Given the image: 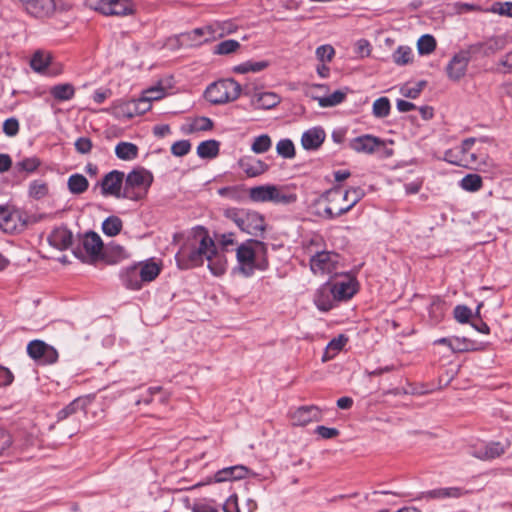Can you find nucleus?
Listing matches in <instances>:
<instances>
[{"label":"nucleus","instance_id":"a19ab883","mask_svg":"<svg viewBox=\"0 0 512 512\" xmlns=\"http://www.w3.org/2000/svg\"><path fill=\"white\" fill-rule=\"evenodd\" d=\"M50 94L58 101H68L75 95V89L70 83L55 85L51 88Z\"/></svg>","mask_w":512,"mask_h":512},{"label":"nucleus","instance_id":"2f4dec72","mask_svg":"<svg viewBox=\"0 0 512 512\" xmlns=\"http://www.w3.org/2000/svg\"><path fill=\"white\" fill-rule=\"evenodd\" d=\"M138 146L131 142H119L115 147L117 158L123 161H132L138 157Z\"/></svg>","mask_w":512,"mask_h":512},{"label":"nucleus","instance_id":"2eb2a0df","mask_svg":"<svg viewBox=\"0 0 512 512\" xmlns=\"http://www.w3.org/2000/svg\"><path fill=\"white\" fill-rule=\"evenodd\" d=\"M26 12L36 18L50 17L57 9H62L58 6L55 0H20Z\"/></svg>","mask_w":512,"mask_h":512},{"label":"nucleus","instance_id":"0eeeda50","mask_svg":"<svg viewBox=\"0 0 512 512\" xmlns=\"http://www.w3.org/2000/svg\"><path fill=\"white\" fill-rule=\"evenodd\" d=\"M310 268L315 275L333 277L340 272L341 258L332 251H318L310 258Z\"/></svg>","mask_w":512,"mask_h":512},{"label":"nucleus","instance_id":"37998d69","mask_svg":"<svg viewBox=\"0 0 512 512\" xmlns=\"http://www.w3.org/2000/svg\"><path fill=\"white\" fill-rule=\"evenodd\" d=\"M122 226V220L119 217L110 216L102 223V230L105 235L113 237L120 233Z\"/></svg>","mask_w":512,"mask_h":512},{"label":"nucleus","instance_id":"ea45409f","mask_svg":"<svg viewBox=\"0 0 512 512\" xmlns=\"http://www.w3.org/2000/svg\"><path fill=\"white\" fill-rule=\"evenodd\" d=\"M220 143L216 140H206L197 147V154L200 158H215L219 154Z\"/></svg>","mask_w":512,"mask_h":512},{"label":"nucleus","instance_id":"5701e85b","mask_svg":"<svg viewBox=\"0 0 512 512\" xmlns=\"http://www.w3.org/2000/svg\"><path fill=\"white\" fill-rule=\"evenodd\" d=\"M325 131L321 127H313L302 134L301 144L305 150H316L324 142Z\"/></svg>","mask_w":512,"mask_h":512},{"label":"nucleus","instance_id":"c03bdc74","mask_svg":"<svg viewBox=\"0 0 512 512\" xmlns=\"http://www.w3.org/2000/svg\"><path fill=\"white\" fill-rule=\"evenodd\" d=\"M460 186L465 191L476 192L482 188L483 181L477 174H468L461 179Z\"/></svg>","mask_w":512,"mask_h":512},{"label":"nucleus","instance_id":"f8f14e48","mask_svg":"<svg viewBox=\"0 0 512 512\" xmlns=\"http://www.w3.org/2000/svg\"><path fill=\"white\" fill-rule=\"evenodd\" d=\"M28 355L43 364L55 363L58 359L57 351L41 340H33L27 346Z\"/></svg>","mask_w":512,"mask_h":512},{"label":"nucleus","instance_id":"b1692460","mask_svg":"<svg viewBox=\"0 0 512 512\" xmlns=\"http://www.w3.org/2000/svg\"><path fill=\"white\" fill-rule=\"evenodd\" d=\"M238 165L248 177L260 176L268 170L265 162L249 156L241 158Z\"/></svg>","mask_w":512,"mask_h":512},{"label":"nucleus","instance_id":"f3484780","mask_svg":"<svg viewBox=\"0 0 512 512\" xmlns=\"http://www.w3.org/2000/svg\"><path fill=\"white\" fill-rule=\"evenodd\" d=\"M476 141V138L465 139L459 146L447 150L444 154V160L453 165L462 167L460 161L466 159L469 150L473 148Z\"/></svg>","mask_w":512,"mask_h":512},{"label":"nucleus","instance_id":"0e129e2a","mask_svg":"<svg viewBox=\"0 0 512 512\" xmlns=\"http://www.w3.org/2000/svg\"><path fill=\"white\" fill-rule=\"evenodd\" d=\"M472 343L465 338L453 337L450 350L452 352H463L472 349Z\"/></svg>","mask_w":512,"mask_h":512},{"label":"nucleus","instance_id":"69168bd1","mask_svg":"<svg viewBox=\"0 0 512 512\" xmlns=\"http://www.w3.org/2000/svg\"><path fill=\"white\" fill-rule=\"evenodd\" d=\"M430 315L435 322H438L444 315V303L437 299L430 306Z\"/></svg>","mask_w":512,"mask_h":512},{"label":"nucleus","instance_id":"412c9836","mask_svg":"<svg viewBox=\"0 0 512 512\" xmlns=\"http://www.w3.org/2000/svg\"><path fill=\"white\" fill-rule=\"evenodd\" d=\"M462 163V167L468 169H475L481 172H487L493 166L491 160L485 154H478L476 151L469 150L468 156L466 159L460 161Z\"/></svg>","mask_w":512,"mask_h":512},{"label":"nucleus","instance_id":"72a5a7b5","mask_svg":"<svg viewBox=\"0 0 512 512\" xmlns=\"http://www.w3.org/2000/svg\"><path fill=\"white\" fill-rule=\"evenodd\" d=\"M209 28L212 40L232 34L237 30V26L232 21L214 22L209 25Z\"/></svg>","mask_w":512,"mask_h":512},{"label":"nucleus","instance_id":"4be33fe9","mask_svg":"<svg viewBox=\"0 0 512 512\" xmlns=\"http://www.w3.org/2000/svg\"><path fill=\"white\" fill-rule=\"evenodd\" d=\"M179 40L182 44L197 46L204 42L211 41V33L209 25L201 28H196L190 32L179 35Z\"/></svg>","mask_w":512,"mask_h":512},{"label":"nucleus","instance_id":"c9c22d12","mask_svg":"<svg viewBox=\"0 0 512 512\" xmlns=\"http://www.w3.org/2000/svg\"><path fill=\"white\" fill-rule=\"evenodd\" d=\"M213 127V122L207 117H197L189 121L182 127V130L186 134H191L198 131H207Z\"/></svg>","mask_w":512,"mask_h":512},{"label":"nucleus","instance_id":"864d4df0","mask_svg":"<svg viewBox=\"0 0 512 512\" xmlns=\"http://www.w3.org/2000/svg\"><path fill=\"white\" fill-rule=\"evenodd\" d=\"M278 155L283 158H293L295 156V147L290 139H281L276 145Z\"/></svg>","mask_w":512,"mask_h":512},{"label":"nucleus","instance_id":"a878e982","mask_svg":"<svg viewBox=\"0 0 512 512\" xmlns=\"http://www.w3.org/2000/svg\"><path fill=\"white\" fill-rule=\"evenodd\" d=\"M120 278L122 284L131 290H139L143 285V280L141 279L137 264L123 269L120 274Z\"/></svg>","mask_w":512,"mask_h":512},{"label":"nucleus","instance_id":"774afa93","mask_svg":"<svg viewBox=\"0 0 512 512\" xmlns=\"http://www.w3.org/2000/svg\"><path fill=\"white\" fill-rule=\"evenodd\" d=\"M76 150L81 154H87L92 149V141L87 137H80L75 142Z\"/></svg>","mask_w":512,"mask_h":512},{"label":"nucleus","instance_id":"3c124183","mask_svg":"<svg viewBox=\"0 0 512 512\" xmlns=\"http://www.w3.org/2000/svg\"><path fill=\"white\" fill-rule=\"evenodd\" d=\"M418 52L421 55H428L436 48V40L429 34L422 35L417 42Z\"/></svg>","mask_w":512,"mask_h":512},{"label":"nucleus","instance_id":"c85d7f7f","mask_svg":"<svg viewBox=\"0 0 512 512\" xmlns=\"http://www.w3.org/2000/svg\"><path fill=\"white\" fill-rule=\"evenodd\" d=\"M247 472H248L247 468L242 465H236V466H232V467L223 468L222 470H219L215 474L214 481L219 483V482L242 479L246 476Z\"/></svg>","mask_w":512,"mask_h":512},{"label":"nucleus","instance_id":"7ed1b4c3","mask_svg":"<svg viewBox=\"0 0 512 512\" xmlns=\"http://www.w3.org/2000/svg\"><path fill=\"white\" fill-rule=\"evenodd\" d=\"M224 215L233 221L241 231L249 235L258 236L265 230L264 218L256 211L230 208L225 210Z\"/></svg>","mask_w":512,"mask_h":512},{"label":"nucleus","instance_id":"09e8293b","mask_svg":"<svg viewBox=\"0 0 512 512\" xmlns=\"http://www.w3.org/2000/svg\"><path fill=\"white\" fill-rule=\"evenodd\" d=\"M390 101L387 97L376 99L372 106V113L376 118L387 117L390 113Z\"/></svg>","mask_w":512,"mask_h":512},{"label":"nucleus","instance_id":"a211bd4d","mask_svg":"<svg viewBox=\"0 0 512 512\" xmlns=\"http://www.w3.org/2000/svg\"><path fill=\"white\" fill-rule=\"evenodd\" d=\"M336 303H338V301L327 282L320 286L315 292L314 304L320 311L327 312L334 308Z\"/></svg>","mask_w":512,"mask_h":512},{"label":"nucleus","instance_id":"cd10ccee","mask_svg":"<svg viewBox=\"0 0 512 512\" xmlns=\"http://www.w3.org/2000/svg\"><path fill=\"white\" fill-rule=\"evenodd\" d=\"M280 96L274 92L255 93L251 97L252 104L259 109H271L280 103Z\"/></svg>","mask_w":512,"mask_h":512},{"label":"nucleus","instance_id":"aec40b11","mask_svg":"<svg viewBox=\"0 0 512 512\" xmlns=\"http://www.w3.org/2000/svg\"><path fill=\"white\" fill-rule=\"evenodd\" d=\"M505 451L506 446L500 442H490L474 448L471 454L480 460H492L503 455Z\"/></svg>","mask_w":512,"mask_h":512},{"label":"nucleus","instance_id":"e433bc0d","mask_svg":"<svg viewBox=\"0 0 512 512\" xmlns=\"http://www.w3.org/2000/svg\"><path fill=\"white\" fill-rule=\"evenodd\" d=\"M67 186L70 193L79 195L88 189L89 183L84 175L76 173L68 178Z\"/></svg>","mask_w":512,"mask_h":512},{"label":"nucleus","instance_id":"8fccbe9b","mask_svg":"<svg viewBox=\"0 0 512 512\" xmlns=\"http://www.w3.org/2000/svg\"><path fill=\"white\" fill-rule=\"evenodd\" d=\"M345 97V92L337 90L329 96L317 98V101L320 107H333L342 103Z\"/></svg>","mask_w":512,"mask_h":512},{"label":"nucleus","instance_id":"20e7f679","mask_svg":"<svg viewBox=\"0 0 512 512\" xmlns=\"http://www.w3.org/2000/svg\"><path fill=\"white\" fill-rule=\"evenodd\" d=\"M153 175L144 168L132 170L125 178L123 186V198L138 201L143 199L151 184Z\"/></svg>","mask_w":512,"mask_h":512},{"label":"nucleus","instance_id":"9d476101","mask_svg":"<svg viewBox=\"0 0 512 512\" xmlns=\"http://www.w3.org/2000/svg\"><path fill=\"white\" fill-rule=\"evenodd\" d=\"M472 56L473 54L470 52L468 47L454 54L446 66L448 78L452 81H459L462 79L466 75L468 64Z\"/></svg>","mask_w":512,"mask_h":512},{"label":"nucleus","instance_id":"5fc2aeb1","mask_svg":"<svg viewBox=\"0 0 512 512\" xmlns=\"http://www.w3.org/2000/svg\"><path fill=\"white\" fill-rule=\"evenodd\" d=\"M240 47V43L236 40H225L220 42L215 47V53L220 55H227L235 52Z\"/></svg>","mask_w":512,"mask_h":512},{"label":"nucleus","instance_id":"473e14b6","mask_svg":"<svg viewBox=\"0 0 512 512\" xmlns=\"http://www.w3.org/2000/svg\"><path fill=\"white\" fill-rule=\"evenodd\" d=\"M462 495V490L457 487L437 488L423 493L422 498L425 499H444L458 498Z\"/></svg>","mask_w":512,"mask_h":512},{"label":"nucleus","instance_id":"f257e3e1","mask_svg":"<svg viewBox=\"0 0 512 512\" xmlns=\"http://www.w3.org/2000/svg\"><path fill=\"white\" fill-rule=\"evenodd\" d=\"M237 260L246 275H250L255 268H266V245L257 240H248L236 249Z\"/></svg>","mask_w":512,"mask_h":512},{"label":"nucleus","instance_id":"4c0bfd02","mask_svg":"<svg viewBox=\"0 0 512 512\" xmlns=\"http://www.w3.org/2000/svg\"><path fill=\"white\" fill-rule=\"evenodd\" d=\"M86 407V399L77 398L69 403L66 407L61 409L58 414V420H64L68 417L77 414L78 412H84Z\"/></svg>","mask_w":512,"mask_h":512},{"label":"nucleus","instance_id":"603ef678","mask_svg":"<svg viewBox=\"0 0 512 512\" xmlns=\"http://www.w3.org/2000/svg\"><path fill=\"white\" fill-rule=\"evenodd\" d=\"M349 211L364 197L365 192L360 187H351L344 191Z\"/></svg>","mask_w":512,"mask_h":512},{"label":"nucleus","instance_id":"dca6fc26","mask_svg":"<svg viewBox=\"0 0 512 512\" xmlns=\"http://www.w3.org/2000/svg\"><path fill=\"white\" fill-rule=\"evenodd\" d=\"M321 419V411L314 405L299 407L291 414L292 423L296 426H306L311 422H317Z\"/></svg>","mask_w":512,"mask_h":512},{"label":"nucleus","instance_id":"423d86ee","mask_svg":"<svg viewBox=\"0 0 512 512\" xmlns=\"http://www.w3.org/2000/svg\"><path fill=\"white\" fill-rule=\"evenodd\" d=\"M249 197L255 202H273L275 204H290L296 201L294 193L285 187L276 185H261L249 190Z\"/></svg>","mask_w":512,"mask_h":512},{"label":"nucleus","instance_id":"13d9d810","mask_svg":"<svg viewBox=\"0 0 512 512\" xmlns=\"http://www.w3.org/2000/svg\"><path fill=\"white\" fill-rule=\"evenodd\" d=\"M191 509L193 512H218V508L215 506L214 501L210 499L196 501Z\"/></svg>","mask_w":512,"mask_h":512},{"label":"nucleus","instance_id":"39448f33","mask_svg":"<svg viewBox=\"0 0 512 512\" xmlns=\"http://www.w3.org/2000/svg\"><path fill=\"white\" fill-rule=\"evenodd\" d=\"M241 93V86L233 79H223L210 84L205 98L212 104L220 105L235 101Z\"/></svg>","mask_w":512,"mask_h":512},{"label":"nucleus","instance_id":"de8ad7c7","mask_svg":"<svg viewBox=\"0 0 512 512\" xmlns=\"http://www.w3.org/2000/svg\"><path fill=\"white\" fill-rule=\"evenodd\" d=\"M272 147L271 137L267 134H262L254 138L251 144V150L255 154H263L270 150Z\"/></svg>","mask_w":512,"mask_h":512},{"label":"nucleus","instance_id":"6ab92c4d","mask_svg":"<svg viewBox=\"0 0 512 512\" xmlns=\"http://www.w3.org/2000/svg\"><path fill=\"white\" fill-rule=\"evenodd\" d=\"M504 40L500 37H492L484 42H478L468 46L470 52L475 55L482 53L483 56H490L504 48Z\"/></svg>","mask_w":512,"mask_h":512},{"label":"nucleus","instance_id":"7c9ffc66","mask_svg":"<svg viewBox=\"0 0 512 512\" xmlns=\"http://www.w3.org/2000/svg\"><path fill=\"white\" fill-rule=\"evenodd\" d=\"M208 262V268L215 276H220L225 273L227 268V261L225 256L216 250V247L206 259Z\"/></svg>","mask_w":512,"mask_h":512},{"label":"nucleus","instance_id":"a18cd8bd","mask_svg":"<svg viewBox=\"0 0 512 512\" xmlns=\"http://www.w3.org/2000/svg\"><path fill=\"white\" fill-rule=\"evenodd\" d=\"M49 193V186L43 180H34L29 185L28 194L30 197L39 200L46 197Z\"/></svg>","mask_w":512,"mask_h":512},{"label":"nucleus","instance_id":"f03ea898","mask_svg":"<svg viewBox=\"0 0 512 512\" xmlns=\"http://www.w3.org/2000/svg\"><path fill=\"white\" fill-rule=\"evenodd\" d=\"M214 247V241L206 233L200 232L182 247L179 254L182 259L187 260L186 267H195L203 265L208 256H211Z\"/></svg>","mask_w":512,"mask_h":512},{"label":"nucleus","instance_id":"6e6d98bb","mask_svg":"<svg viewBox=\"0 0 512 512\" xmlns=\"http://www.w3.org/2000/svg\"><path fill=\"white\" fill-rule=\"evenodd\" d=\"M315 53H316V57L319 62L326 63V62H330L333 59V57L335 56V49L331 45L325 44V45L319 46L316 49Z\"/></svg>","mask_w":512,"mask_h":512},{"label":"nucleus","instance_id":"f704fd0d","mask_svg":"<svg viewBox=\"0 0 512 512\" xmlns=\"http://www.w3.org/2000/svg\"><path fill=\"white\" fill-rule=\"evenodd\" d=\"M348 338L345 335H339L333 338L327 345L323 354L322 360L324 362L333 359L346 345Z\"/></svg>","mask_w":512,"mask_h":512},{"label":"nucleus","instance_id":"052dcab7","mask_svg":"<svg viewBox=\"0 0 512 512\" xmlns=\"http://www.w3.org/2000/svg\"><path fill=\"white\" fill-rule=\"evenodd\" d=\"M191 150V143L188 140H180L171 146V153L174 156L182 157Z\"/></svg>","mask_w":512,"mask_h":512},{"label":"nucleus","instance_id":"4d7b16f0","mask_svg":"<svg viewBox=\"0 0 512 512\" xmlns=\"http://www.w3.org/2000/svg\"><path fill=\"white\" fill-rule=\"evenodd\" d=\"M487 11L500 16L512 17V2H495Z\"/></svg>","mask_w":512,"mask_h":512},{"label":"nucleus","instance_id":"ddd939ff","mask_svg":"<svg viewBox=\"0 0 512 512\" xmlns=\"http://www.w3.org/2000/svg\"><path fill=\"white\" fill-rule=\"evenodd\" d=\"M123 181V172L113 170L107 173L100 183L102 194L104 196H114L116 198H123Z\"/></svg>","mask_w":512,"mask_h":512},{"label":"nucleus","instance_id":"49530a36","mask_svg":"<svg viewBox=\"0 0 512 512\" xmlns=\"http://www.w3.org/2000/svg\"><path fill=\"white\" fill-rule=\"evenodd\" d=\"M115 114L118 117L133 118L137 115V106L134 99L123 101L115 107Z\"/></svg>","mask_w":512,"mask_h":512},{"label":"nucleus","instance_id":"79ce46f5","mask_svg":"<svg viewBox=\"0 0 512 512\" xmlns=\"http://www.w3.org/2000/svg\"><path fill=\"white\" fill-rule=\"evenodd\" d=\"M413 51L409 46H399L392 53V60L398 66H404L412 63Z\"/></svg>","mask_w":512,"mask_h":512},{"label":"nucleus","instance_id":"1a4fd4ad","mask_svg":"<svg viewBox=\"0 0 512 512\" xmlns=\"http://www.w3.org/2000/svg\"><path fill=\"white\" fill-rule=\"evenodd\" d=\"M338 302L346 301L357 292V281L349 274L339 272L327 282Z\"/></svg>","mask_w":512,"mask_h":512},{"label":"nucleus","instance_id":"c756f323","mask_svg":"<svg viewBox=\"0 0 512 512\" xmlns=\"http://www.w3.org/2000/svg\"><path fill=\"white\" fill-rule=\"evenodd\" d=\"M82 244L86 253L91 257H98L101 255L103 250V242L97 233H86L83 238Z\"/></svg>","mask_w":512,"mask_h":512},{"label":"nucleus","instance_id":"58836bf2","mask_svg":"<svg viewBox=\"0 0 512 512\" xmlns=\"http://www.w3.org/2000/svg\"><path fill=\"white\" fill-rule=\"evenodd\" d=\"M51 55L48 52L37 51L31 58V68L39 73H44L51 64Z\"/></svg>","mask_w":512,"mask_h":512},{"label":"nucleus","instance_id":"4468645a","mask_svg":"<svg viewBox=\"0 0 512 512\" xmlns=\"http://www.w3.org/2000/svg\"><path fill=\"white\" fill-rule=\"evenodd\" d=\"M95 9L107 16H126L134 11L130 0H100Z\"/></svg>","mask_w":512,"mask_h":512},{"label":"nucleus","instance_id":"6e6552de","mask_svg":"<svg viewBox=\"0 0 512 512\" xmlns=\"http://www.w3.org/2000/svg\"><path fill=\"white\" fill-rule=\"evenodd\" d=\"M320 204L324 206L323 215L328 219L337 218L349 211L346 197L341 187H334L328 190L322 196Z\"/></svg>","mask_w":512,"mask_h":512},{"label":"nucleus","instance_id":"9b49d317","mask_svg":"<svg viewBox=\"0 0 512 512\" xmlns=\"http://www.w3.org/2000/svg\"><path fill=\"white\" fill-rule=\"evenodd\" d=\"M383 140L371 134H365L350 140L349 148L356 153L372 155L380 151Z\"/></svg>","mask_w":512,"mask_h":512},{"label":"nucleus","instance_id":"e2e57ef3","mask_svg":"<svg viewBox=\"0 0 512 512\" xmlns=\"http://www.w3.org/2000/svg\"><path fill=\"white\" fill-rule=\"evenodd\" d=\"M472 315L471 309L464 305H458L454 308V317L460 323H467Z\"/></svg>","mask_w":512,"mask_h":512},{"label":"nucleus","instance_id":"bf43d9fd","mask_svg":"<svg viewBox=\"0 0 512 512\" xmlns=\"http://www.w3.org/2000/svg\"><path fill=\"white\" fill-rule=\"evenodd\" d=\"M40 166V160L36 157L25 158L16 163V168L20 171L34 172Z\"/></svg>","mask_w":512,"mask_h":512},{"label":"nucleus","instance_id":"680f3d73","mask_svg":"<svg viewBox=\"0 0 512 512\" xmlns=\"http://www.w3.org/2000/svg\"><path fill=\"white\" fill-rule=\"evenodd\" d=\"M142 95L151 103L160 100L165 96V91L161 86H153L143 91Z\"/></svg>","mask_w":512,"mask_h":512},{"label":"nucleus","instance_id":"338daca9","mask_svg":"<svg viewBox=\"0 0 512 512\" xmlns=\"http://www.w3.org/2000/svg\"><path fill=\"white\" fill-rule=\"evenodd\" d=\"M355 53L361 57H367L371 53L370 43L365 39H360L355 44Z\"/></svg>","mask_w":512,"mask_h":512},{"label":"nucleus","instance_id":"393cba45","mask_svg":"<svg viewBox=\"0 0 512 512\" xmlns=\"http://www.w3.org/2000/svg\"><path fill=\"white\" fill-rule=\"evenodd\" d=\"M137 266L140 271V276L143 280V283L154 281L162 270L161 261H157L154 258L141 261L137 263Z\"/></svg>","mask_w":512,"mask_h":512},{"label":"nucleus","instance_id":"bb28decb","mask_svg":"<svg viewBox=\"0 0 512 512\" xmlns=\"http://www.w3.org/2000/svg\"><path fill=\"white\" fill-rule=\"evenodd\" d=\"M50 245L58 250L67 249L72 243V233L64 227L56 228L48 237Z\"/></svg>","mask_w":512,"mask_h":512}]
</instances>
